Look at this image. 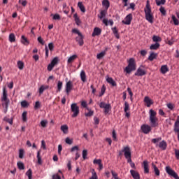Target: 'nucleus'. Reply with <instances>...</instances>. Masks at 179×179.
<instances>
[{
    "instance_id": "nucleus-8",
    "label": "nucleus",
    "mask_w": 179,
    "mask_h": 179,
    "mask_svg": "<svg viewBox=\"0 0 179 179\" xmlns=\"http://www.w3.org/2000/svg\"><path fill=\"white\" fill-rule=\"evenodd\" d=\"M100 108H104V114H108L109 111L111 110V105L106 104L105 102H100Z\"/></svg>"
},
{
    "instance_id": "nucleus-42",
    "label": "nucleus",
    "mask_w": 179,
    "mask_h": 179,
    "mask_svg": "<svg viewBox=\"0 0 179 179\" xmlns=\"http://www.w3.org/2000/svg\"><path fill=\"white\" fill-rule=\"evenodd\" d=\"M103 6H106V9H108V8H109V6H110V3H109L108 0H103Z\"/></svg>"
},
{
    "instance_id": "nucleus-50",
    "label": "nucleus",
    "mask_w": 179,
    "mask_h": 179,
    "mask_svg": "<svg viewBox=\"0 0 179 179\" xmlns=\"http://www.w3.org/2000/svg\"><path fill=\"white\" fill-rule=\"evenodd\" d=\"M40 107H41V103H40V101H37L36 102H35L34 109H39Z\"/></svg>"
},
{
    "instance_id": "nucleus-37",
    "label": "nucleus",
    "mask_w": 179,
    "mask_h": 179,
    "mask_svg": "<svg viewBox=\"0 0 179 179\" xmlns=\"http://www.w3.org/2000/svg\"><path fill=\"white\" fill-rule=\"evenodd\" d=\"M17 67L19 70H23L24 69V63L22 61H18L17 62Z\"/></svg>"
},
{
    "instance_id": "nucleus-27",
    "label": "nucleus",
    "mask_w": 179,
    "mask_h": 179,
    "mask_svg": "<svg viewBox=\"0 0 179 179\" xmlns=\"http://www.w3.org/2000/svg\"><path fill=\"white\" fill-rule=\"evenodd\" d=\"M80 79L82 82H86V73L84 71V70H82L80 72Z\"/></svg>"
},
{
    "instance_id": "nucleus-57",
    "label": "nucleus",
    "mask_w": 179,
    "mask_h": 179,
    "mask_svg": "<svg viewBox=\"0 0 179 179\" xmlns=\"http://www.w3.org/2000/svg\"><path fill=\"white\" fill-rule=\"evenodd\" d=\"M48 123V122H47V120H41V126L43 128H45Z\"/></svg>"
},
{
    "instance_id": "nucleus-25",
    "label": "nucleus",
    "mask_w": 179,
    "mask_h": 179,
    "mask_svg": "<svg viewBox=\"0 0 179 179\" xmlns=\"http://www.w3.org/2000/svg\"><path fill=\"white\" fill-rule=\"evenodd\" d=\"M21 41L24 45H29V41L24 36H21Z\"/></svg>"
},
{
    "instance_id": "nucleus-35",
    "label": "nucleus",
    "mask_w": 179,
    "mask_h": 179,
    "mask_svg": "<svg viewBox=\"0 0 179 179\" xmlns=\"http://www.w3.org/2000/svg\"><path fill=\"white\" fill-rule=\"evenodd\" d=\"M155 1L157 6H160L166 3V0H155Z\"/></svg>"
},
{
    "instance_id": "nucleus-54",
    "label": "nucleus",
    "mask_w": 179,
    "mask_h": 179,
    "mask_svg": "<svg viewBox=\"0 0 179 179\" xmlns=\"http://www.w3.org/2000/svg\"><path fill=\"white\" fill-rule=\"evenodd\" d=\"M72 33L77 34L78 35V36H83V34H81L78 29H72Z\"/></svg>"
},
{
    "instance_id": "nucleus-60",
    "label": "nucleus",
    "mask_w": 179,
    "mask_h": 179,
    "mask_svg": "<svg viewBox=\"0 0 179 179\" xmlns=\"http://www.w3.org/2000/svg\"><path fill=\"white\" fill-rule=\"evenodd\" d=\"M65 142L68 145H71L73 143L72 139L70 138H66Z\"/></svg>"
},
{
    "instance_id": "nucleus-55",
    "label": "nucleus",
    "mask_w": 179,
    "mask_h": 179,
    "mask_svg": "<svg viewBox=\"0 0 179 179\" xmlns=\"http://www.w3.org/2000/svg\"><path fill=\"white\" fill-rule=\"evenodd\" d=\"M3 103L2 104L3 107H5L6 110L8 109V104H9V101H3Z\"/></svg>"
},
{
    "instance_id": "nucleus-45",
    "label": "nucleus",
    "mask_w": 179,
    "mask_h": 179,
    "mask_svg": "<svg viewBox=\"0 0 179 179\" xmlns=\"http://www.w3.org/2000/svg\"><path fill=\"white\" fill-rule=\"evenodd\" d=\"M17 167H18L19 170H24V164L21 162H17Z\"/></svg>"
},
{
    "instance_id": "nucleus-24",
    "label": "nucleus",
    "mask_w": 179,
    "mask_h": 179,
    "mask_svg": "<svg viewBox=\"0 0 179 179\" xmlns=\"http://www.w3.org/2000/svg\"><path fill=\"white\" fill-rule=\"evenodd\" d=\"M77 58H78V56L76 55L69 57V58L68 59V61H67L68 64H71L75 60H76Z\"/></svg>"
},
{
    "instance_id": "nucleus-51",
    "label": "nucleus",
    "mask_w": 179,
    "mask_h": 179,
    "mask_svg": "<svg viewBox=\"0 0 179 179\" xmlns=\"http://www.w3.org/2000/svg\"><path fill=\"white\" fill-rule=\"evenodd\" d=\"M93 163H94V164H98V166H99V165L102 164V161L100 159H94Z\"/></svg>"
},
{
    "instance_id": "nucleus-30",
    "label": "nucleus",
    "mask_w": 179,
    "mask_h": 179,
    "mask_svg": "<svg viewBox=\"0 0 179 179\" xmlns=\"http://www.w3.org/2000/svg\"><path fill=\"white\" fill-rule=\"evenodd\" d=\"M78 6L79 9H80L82 13H85L86 11V9L85 8V7L83 6V2L79 1L78 3Z\"/></svg>"
},
{
    "instance_id": "nucleus-46",
    "label": "nucleus",
    "mask_w": 179,
    "mask_h": 179,
    "mask_svg": "<svg viewBox=\"0 0 179 179\" xmlns=\"http://www.w3.org/2000/svg\"><path fill=\"white\" fill-rule=\"evenodd\" d=\"M3 121H6L8 124H10V125H12L13 124V119H9L7 117L3 118Z\"/></svg>"
},
{
    "instance_id": "nucleus-6",
    "label": "nucleus",
    "mask_w": 179,
    "mask_h": 179,
    "mask_svg": "<svg viewBox=\"0 0 179 179\" xmlns=\"http://www.w3.org/2000/svg\"><path fill=\"white\" fill-rule=\"evenodd\" d=\"M71 109L73 114L71 115V117L73 118L78 117L80 114V108L77 106V103H72L71 105Z\"/></svg>"
},
{
    "instance_id": "nucleus-44",
    "label": "nucleus",
    "mask_w": 179,
    "mask_h": 179,
    "mask_svg": "<svg viewBox=\"0 0 179 179\" xmlns=\"http://www.w3.org/2000/svg\"><path fill=\"white\" fill-rule=\"evenodd\" d=\"M90 179H97L96 173L94 169L92 170V177Z\"/></svg>"
},
{
    "instance_id": "nucleus-38",
    "label": "nucleus",
    "mask_w": 179,
    "mask_h": 179,
    "mask_svg": "<svg viewBox=\"0 0 179 179\" xmlns=\"http://www.w3.org/2000/svg\"><path fill=\"white\" fill-rule=\"evenodd\" d=\"M106 52H101L100 53L97 54L96 58L97 59H101L105 57Z\"/></svg>"
},
{
    "instance_id": "nucleus-31",
    "label": "nucleus",
    "mask_w": 179,
    "mask_h": 179,
    "mask_svg": "<svg viewBox=\"0 0 179 179\" xmlns=\"http://www.w3.org/2000/svg\"><path fill=\"white\" fill-rule=\"evenodd\" d=\"M157 57V54L156 53H150V55L148 56V60H150V62H152L153 60H155Z\"/></svg>"
},
{
    "instance_id": "nucleus-52",
    "label": "nucleus",
    "mask_w": 179,
    "mask_h": 179,
    "mask_svg": "<svg viewBox=\"0 0 179 179\" xmlns=\"http://www.w3.org/2000/svg\"><path fill=\"white\" fill-rule=\"evenodd\" d=\"M110 173H112L113 178L115 179H121L120 178H118L117 173H115L114 171H110Z\"/></svg>"
},
{
    "instance_id": "nucleus-11",
    "label": "nucleus",
    "mask_w": 179,
    "mask_h": 179,
    "mask_svg": "<svg viewBox=\"0 0 179 179\" xmlns=\"http://www.w3.org/2000/svg\"><path fill=\"white\" fill-rule=\"evenodd\" d=\"M132 20L133 15L129 13L125 17L124 20H122V22L126 25H130Z\"/></svg>"
},
{
    "instance_id": "nucleus-16",
    "label": "nucleus",
    "mask_w": 179,
    "mask_h": 179,
    "mask_svg": "<svg viewBox=\"0 0 179 179\" xmlns=\"http://www.w3.org/2000/svg\"><path fill=\"white\" fill-rule=\"evenodd\" d=\"M144 102L146 103L147 107H150L153 104L152 100L148 96H145Z\"/></svg>"
},
{
    "instance_id": "nucleus-2",
    "label": "nucleus",
    "mask_w": 179,
    "mask_h": 179,
    "mask_svg": "<svg viewBox=\"0 0 179 179\" xmlns=\"http://www.w3.org/2000/svg\"><path fill=\"white\" fill-rule=\"evenodd\" d=\"M145 17L146 20L150 23H153V15L152 14V8H150V5L149 4V1H147L146 7L144 9Z\"/></svg>"
},
{
    "instance_id": "nucleus-5",
    "label": "nucleus",
    "mask_w": 179,
    "mask_h": 179,
    "mask_svg": "<svg viewBox=\"0 0 179 179\" xmlns=\"http://www.w3.org/2000/svg\"><path fill=\"white\" fill-rule=\"evenodd\" d=\"M122 152L124 153V157L127 159V162L131 164V148L129 146L123 147L122 150Z\"/></svg>"
},
{
    "instance_id": "nucleus-41",
    "label": "nucleus",
    "mask_w": 179,
    "mask_h": 179,
    "mask_svg": "<svg viewBox=\"0 0 179 179\" xmlns=\"http://www.w3.org/2000/svg\"><path fill=\"white\" fill-rule=\"evenodd\" d=\"M62 88V82L59 80V81H58V85H57V92H61Z\"/></svg>"
},
{
    "instance_id": "nucleus-63",
    "label": "nucleus",
    "mask_w": 179,
    "mask_h": 179,
    "mask_svg": "<svg viewBox=\"0 0 179 179\" xmlns=\"http://www.w3.org/2000/svg\"><path fill=\"white\" fill-rule=\"evenodd\" d=\"M52 179H61V176H59L58 174H54L52 176Z\"/></svg>"
},
{
    "instance_id": "nucleus-17",
    "label": "nucleus",
    "mask_w": 179,
    "mask_h": 179,
    "mask_svg": "<svg viewBox=\"0 0 179 179\" xmlns=\"http://www.w3.org/2000/svg\"><path fill=\"white\" fill-rule=\"evenodd\" d=\"M159 71L161 73H162L163 75H165L167 72L169 71V69L167 65H164V66H161Z\"/></svg>"
},
{
    "instance_id": "nucleus-3",
    "label": "nucleus",
    "mask_w": 179,
    "mask_h": 179,
    "mask_svg": "<svg viewBox=\"0 0 179 179\" xmlns=\"http://www.w3.org/2000/svg\"><path fill=\"white\" fill-rule=\"evenodd\" d=\"M135 70H136V63L134 58H131L128 61V66L124 69V72H126V74L129 75Z\"/></svg>"
},
{
    "instance_id": "nucleus-43",
    "label": "nucleus",
    "mask_w": 179,
    "mask_h": 179,
    "mask_svg": "<svg viewBox=\"0 0 179 179\" xmlns=\"http://www.w3.org/2000/svg\"><path fill=\"white\" fill-rule=\"evenodd\" d=\"M130 110L129 103L127 101L124 102V112H127Z\"/></svg>"
},
{
    "instance_id": "nucleus-12",
    "label": "nucleus",
    "mask_w": 179,
    "mask_h": 179,
    "mask_svg": "<svg viewBox=\"0 0 179 179\" xmlns=\"http://www.w3.org/2000/svg\"><path fill=\"white\" fill-rule=\"evenodd\" d=\"M73 89V84L72 83V82L71 80H69V82H67L66 83V94H70V92H71V90Z\"/></svg>"
},
{
    "instance_id": "nucleus-7",
    "label": "nucleus",
    "mask_w": 179,
    "mask_h": 179,
    "mask_svg": "<svg viewBox=\"0 0 179 179\" xmlns=\"http://www.w3.org/2000/svg\"><path fill=\"white\" fill-rule=\"evenodd\" d=\"M165 170L166 173L169 174V176L173 177L175 179H179L178 174L169 166H167Z\"/></svg>"
},
{
    "instance_id": "nucleus-29",
    "label": "nucleus",
    "mask_w": 179,
    "mask_h": 179,
    "mask_svg": "<svg viewBox=\"0 0 179 179\" xmlns=\"http://www.w3.org/2000/svg\"><path fill=\"white\" fill-rule=\"evenodd\" d=\"M73 17L75 19L76 24H77L78 26H80V24H81V21L79 17H78V14H74Z\"/></svg>"
},
{
    "instance_id": "nucleus-4",
    "label": "nucleus",
    "mask_w": 179,
    "mask_h": 179,
    "mask_svg": "<svg viewBox=\"0 0 179 179\" xmlns=\"http://www.w3.org/2000/svg\"><path fill=\"white\" fill-rule=\"evenodd\" d=\"M156 115H157V113L152 109H150V121L151 127H158V123L157 122L158 121V118H157Z\"/></svg>"
},
{
    "instance_id": "nucleus-32",
    "label": "nucleus",
    "mask_w": 179,
    "mask_h": 179,
    "mask_svg": "<svg viewBox=\"0 0 179 179\" xmlns=\"http://www.w3.org/2000/svg\"><path fill=\"white\" fill-rule=\"evenodd\" d=\"M106 11L103 10L100 12V15H98V17L100 20H102L103 18H104L106 17Z\"/></svg>"
},
{
    "instance_id": "nucleus-13",
    "label": "nucleus",
    "mask_w": 179,
    "mask_h": 179,
    "mask_svg": "<svg viewBox=\"0 0 179 179\" xmlns=\"http://www.w3.org/2000/svg\"><path fill=\"white\" fill-rule=\"evenodd\" d=\"M142 167L144 169V173H149L150 169H149V163L147 160L143 161L142 163Z\"/></svg>"
},
{
    "instance_id": "nucleus-33",
    "label": "nucleus",
    "mask_w": 179,
    "mask_h": 179,
    "mask_svg": "<svg viewBox=\"0 0 179 179\" xmlns=\"http://www.w3.org/2000/svg\"><path fill=\"white\" fill-rule=\"evenodd\" d=\"M41 155V152L38 151L37 152V159H38V164L41 165L42 164V158Z\"/></svg>"
},
{
    "instance_id": "nucleus-49",
    "label": "nucleus",
    "mask_w": 179,
    "mask_h": 179,
    "mask_svg": "<svg viewBox=\"0 0 179 179\" xmlns=\"http://www.w3.org/2000/svg\"><path fill=\"white\" fill-rule=\"evenodd\" d=\"M172 20L173 21V24H175L176 26H178L179 22L178 20L175 17V15L172 16Z\"/></svg>"
},
{
    "instance_id": "nucleus-56",
    "label": "nucleus",
    "mask_w": 179,
    "mask_h": 179,
    "mask_svg": "<svg viewBox=\"0 0 179 179\" xmlns=\"http://www.w3.org/2000/svg\"><path fill=\"white\" fill-rule=\"evenodd\" d=\"M28 106H29V103L27 102V101H22L21 102V107L27 108Z\"/></svg>"
},
{
    "instance_id": "nucleus-14",
    "label": "nucleus",
    "mask_w": 179,
    "mask_h": 179,
    "mask_svg": "<svg viewBox=\"0 0 179 179\" xmlns=\"http://www.w3.org/2000/svg\"><path fill=\"white\" fill-rule=\"evenodd\" d=\"M144 75H146V72L141 68H138L137 69V71H136V73H134V76H138V77H142Z\"/></svg>"
},
{
    "instance_id": "nucleus-64",
    "label": "nucleus",
    "mask_w": 179,
    "mask_h": 179,
    "mask_svg": "<svg viewBox=\"0 0 179 179\" xmlns=\"http://www.w3.org/2000/svg\"><path fill=\"white\" fill-rule=\"evenodd\" d=\"M173 131H175V133H178V139L179 141V130H178V128H173Z\"/></svg>"
},
{
    "instance_id": "nucleus-22",
    "label": "nucleus",
    "mask_w": 179,
    "mask_h": 179,
    "mask_svg": "<svg viewBox=\"0 0 179 179\" xmlns=\"http://www.w3.org/2000/svg\"><path fill=\"white\" fill-rule=\"evenodd\" d=\"M9 99H8V94L7 91L6 90L5 88L3 90V96L1 98V101H8Z\"/></svg>"
},
{
    "instance_id": "nucleus-36",
    "label": "nucleus",
    "mask_w": 179,
    "mask_h": 179,
    "mask_svg": "<svg viewBox=\"0 0 179 179\" xmlns=\"http://www.w3.org/2000/svg\"><path fill=\"white\" fill-rule=\"evenodd\" d=\"M60 129H62L63 133L67 134L69 127H67V125H62V127H60Z\"/></svg>"
},
{
    "instance_id": "nucleus-26",
    "label": "nucleus",
    "mask_w": 179,
    "mask_h": 179,
    "mask_svg": "<svg viewBox=\"0 0 179 179\" xmlns=\"http://www.w3.org/2000/svg\"><path fill=\"white\" fill-rule=\"evenodd\" d=\"M49 85H42L41 86L39 89V93L40 94H43V92H45L46 90L49 89Z\"/></svg>"
},
{
    "instance_id": "nucleus-19",
    "label": "nucleus",
    "mask_w": 179,
    "mask_h": 179,
    "mask_svg": "<svg viewBox=\"0 0 179 179\" xmlns=\"http://www.w3.org/2000/svg\"><path fill=\"white\" fill-rule=\"evenodd\" d=\"M106 82L112 85V87H117V83L112 78H106Z\"/></svg>"
},
{
    "instance_id": "nucleus-48",
    "label": "nucleus",
    "mask_w": 179,
    "mask_h": 179,
    "mask_svg": "<svg viewBox=\"0 0 179 179\" xmlns=\"http://www.w3.org/2000/svg\"><path fill=\"white\" fill-rule=\"evenodd\" d=\"M26 175L28 176V179H32V170L29 169L27 171Z\"/></svg>"
},
{
    "instance_id": "nucleus-59",
    "label": "nucleus",
    "mask_w": 179,
    "mask_h": 179,
    "mask_svg": "<svg viewBox=\"0 0 179 179\" xmlns=\"http://www.w3.org/2000/svg\"><path fill=\"white\" fill-rule=\"evenodd\" d=\"M24 157V150L23 149L19 150V158L22 159Z\"/></svg>"
},
{
    "instance_id": "nucleus-34",
    "label": "nucleus",
    "mask_w": 179,
    "mask_h": 179,
    "mask_svg": "<svg viewBox=\"0 0 179 179\" xmlns=\"http://www.w3.org/2000/svg\"><path fill=\"white\" fill-rule=\"evenodd\" d=\"M152 41L154 43H159L162 41V38H160L159 36H153Z\"/></svg>"
},
{
    "instance_id": "nucleus-10",
    "label": "nucleus",
    "mask_w": 179,
    "mask_h": 179,
    "mask_svg": "<svg viewBox=\"0 0 179 179\" xmlns=\"http://www.w3.org/2000/svg\"><path fill=\"white\" fill-rule=\"evenodd\" d=\"M141 129L142 133L148 134H150V132L152 131V127H150L149 124H142Z\"/></svg>"
},
{
    "instance_id": "nucleus-40",
    "label": "nucleus",
    "mask_w": 179,
    "mask_h": 179,
    "mask_svg": "<svg viewBox=\"0 0 179 179\" xmlns=\"http://www.w3.org/2000/svg\"><path fill=\"white\" fill-rule=\"evenodd\" d=\"M159 11L161 13V14H162L163 16H166V11L164 7L161 6L159 8Z\"/></svg>"
},
{
    "instance_id": "nucleus-23",
    "label": "nucleus",
    "mask_w": 179,
    "mask_h": 179,
    "mask_svg": "<svg viewBox=\"0 0 179 179\" xmlns=\"http://www.w3.org/2000/svg\"><path fill=\"white\" fill-rule=\"evenodd\" d=\"M160 44L159 43H154L150 46V50H157L159 48Z\"/></svg>"
},
{
    "instance_id": "nucleus-39",
    "label": "nucleus",
    "mask_w": 179,
    "mask_h": 179,
    "mask_svg": "<svg viewBox=\"0 0 179 179\" xmlns=\"http://www.w3.org/2000/svg\"><path fill=\"white\" fill-rule=\"evenodd\" d=\"M27 112L24 111L22 114V121H24V122H26L27 121Z\"/></svg>"
},
{
    "instance_id": "nucleus-21",
    "label": "nucleus",
    "mask_w": 179,
    "mask_h": 179,
    "mask_svg": "<svg viewBox=\"0 0 179 179\" xmlns=\"http://www.w3.org/2000/svg\"><path fill=\"white\" fill-rule=\"evenodd\" d=\"M130 173L134 179H140V174L136 171L131 170Z\"/></svg>"
},
{
    "instance_id": "nucleus-15",
    "label": "nucleus",
    "mask_w": 179,
    "mask_h": 179,
    "mask_svg": "<svg viewBox=\"0 0 179 179\" xmlns=\"http://www.w3.org/2000/svg\"><path fill=\"white\" fill-rule=\"evenodd\" d=\"M101 29L99 27H96L94 29L93 34H92V36L95 37L96 36H100L101 34Z\"/></svg>"
},
{
    "instance_id": "nucleus-58",
    "label": "nucleus",
    "mask_w": 179,
    "mask_h": 179,
    "mask_svg": "<svg viewBox=\"0 0 179 179\" xmlns=\"http://www.w3.org/2000/svg\"><path fill=\"white\" fill-rule=\"evenodd\" d=\"M82 156L83 157L84 159H86L87 156V150H84L82 152Z\"/></svg>"
},
{
    "instance_id": "nucleus-18",
    "label": "nucleus",
    "mask_w": 179,
    "mask_h": 179,
    "mask_svg": "<svg viewBox=\"0 0 179 179\" xmlns=\"http://www.w3.org/2000/svg\"><path fill=\"white\" fill-rule=\"evenodd\" d=\"M76 41L78 42L79 46H83L84 45V41H83V36H78L77 38H76Z\"/></svg>"
},
{
    "instance_id": "nucleus-62",
    "label": "nucleus",
    "mask_w": 179,
    "mask_h": 179,
    "mask_svg": "<svg viewBox=\"0 0 179 179\" xmlns=\"http://www.w3.org/2000/svg\"><path fill=\"white\" fill-rule=\"evenodd\" d=\"M175 155L177 159H179V150H175Z\"/></svg>"
},
{
    "instance_id": "nucleus-1",
    "label": "nucleus",
    "mask_w": 179,
    "mask_h": 179,
    "mask_svg": "<svg viewBox=\"0 0 179 179\" xmlns=\"http://www.w3.org/2000/svg\"><path fill=\"white\" fill-rule=\"evenodd\" d=\"M162 140V137L152 138L151 139V143L155 144V145L156 146V148H159L161 150H166L168 146L167 142L165 141L164 140L159 142Z\"/></svg>"
},
{
    "instance_id": "nucleus-53",
    "label": "nucleus",
    "mask_w": 179,
    "mask_h": 179,
    "mask_svg": "<svg viewBox=\"0 0 179 179\" xmlns=\"http://www.w3.org/2000/svg\"><path fill=\"white\" fill-rule=\"evenodd\" d=\"M18 3H21V5L22 6H27V0H19V1H18Z\"/></svg>"
},
{
    "instance_id": "nucleus-20",
    "label": "nucleus",
    "mask_w": 179,
    "mask_h": 179,
    "mask_svg": "<svg viewBox=\"0 0 179 179\" xmlns=\"http://www.w3.org/2000/svg\"><path fill=\"white\" fill-rule=\"evenodd\" d=\"M151 166H152V169L154 170L155 176H159L160 172H159L158 167H157V166L155 164V163L151 164Z\"/></svg>"
},
{
    "instance_id": "nucleus-28",
    "label": "nucleus",
    "mask_w": 179,
    "mask_h": 179,
    "mask_svg": "<svg viewBox=\"0 0 179 179\" xmlns=\"http://www.w3.org/2000/svg\"><path fill=\"white\" fill-rule=\"evenodd\" d=\"M8 39L10 43H14L15 41H16V36H15L14 34H10Z\"/></svg>"
},
{
    "instance_id": "nucleus-47",
    "label": "nucleus",
    "mask_w": 179,
    "mask_h": 179,
    "mask_svg": "<svg viewBox=\"0 0 179 179\" xmlns=\"http://www.w3.org/2000/svg\"><path fill=\"white\" fill-rule=\"evenodd\" d=\"M178 128H179V115L178 116V118L176 119L175 124H173V129H178Z\"/></svg>"
},
{
    "instance_id": "nucleus-9",
    "label": "nucleus",
    "mask_w": 179,
    "mask_h": 179,
    "mask_svg": "<svg viewBox=\"0 0 179 179\" xmlns=\"http://www.w3.org/2000/svg\"><path fill=\"white\" fill-rule=\"evenodd\" d=\"M59 62L58 57H54L52 62L48 65L47 70L48 71H52V70L55 68V65H57Z\"/></svg>"
},
{
    "instance_id": "nucleus-61",
    "label": "nucleus",
    "mask_w": 179,
    "mask_h": 179,
    "mask_svg": "<svg viewBox=\"0 0 179 179\" xmlns=\"http://www.w3.org/2000/svg\"><path fill=\"white\" fill-rule=\"evenodd\" d=\"M53 20H61V17L59 16V14H54Z\"/></svg>"
}]
</instances>
